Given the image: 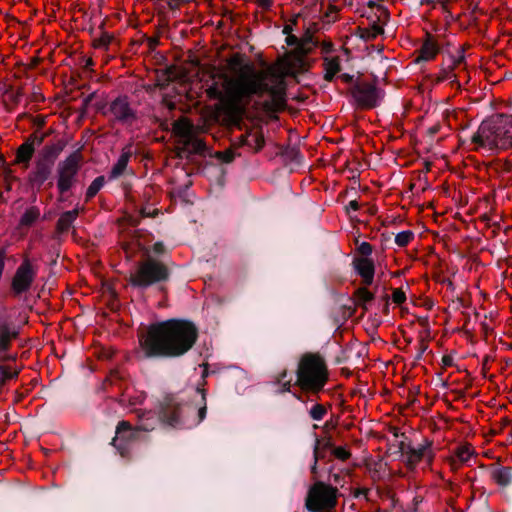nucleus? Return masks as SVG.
Returning <instances> with one entry per match:
<instances>
[{"label": "nucleus", "instance_id": "obj_1", "mask_svg": "<svg viewBox=\"0 0 512 512\" xmlns=\"http://www.w3.org/2000/svg\"><path fill=\"white\" fill-rule=\"evenodd\" d=\"M286 42L295 45L285 58L265 69H256L250 62H244L241 54H233L227 65L231 75L213 74L207 84L206 94L211 100H218L228 110H237L253 96L268 94L264 103L268 111L278 112L285 106V77L306 70V55L316 46L311 36L299 40L288 35Z\"/></svg>", "mask_w": 512, "mask_h": 512}, {"label": "nucleus", "instance_id": "obj_2", "mask_svg": "<svg viewBox=\"0 0 512 512\" xmlns=\"http://www.w3.org/2000/svg\"><path fill=\"white\" fill-rule=\"evenodd\" d=\"M197 338L198 329L192 322L171 319L149 326L139 343L147 358H175L187 353Z\"/></svg>", "mask_w": 512, "mask_h": 512}, {"label": "nucleus", "instance_id": "obj_3", "mask_svg": "<svg viewBox=\"0 0 512 512\" xmlns=\"http://www.w3.org/2000/svg\"><path fill=\"white\" fill-rule=\"evenodd\" d=\"M471 144L475 151L491 154L512 148V115H499L482 122L472 136Z\"/></svg>", "mask_w": 512, "mask_h": 512}, {"label": "nucleus", "instance_id": "obj_4", "mask_svg": "<svg viewBox=\"0 0 512 512\" xmlns=\"http://www.w3.org/2000/svg\"><path fill=\"white\" fill-rule=\"evenodd\" d=\"M197 392L201 393L202 405L197 408V417L190 419L191 410L195 411L196 407H192L178 400L173 395L166 396L159 406V420L163 425L173 428L191 427L199 424L206 416V395L203 389L197 388Z\"/></svg>", "mask_w": 512, "mask_h": 512}, {"label": "nucleus", "instance_id": "obj_5", "mask_svg": "<svg viewBox=\"0 0 512 512\" xmlns=\"http://www.w3.org/2000/svg\"><path fill=\"white\" fill-rule=\"evenodd\" d=\"M328 375L326 362L319 353H305L298 363L296 385L303 391L318 393L327 383Z\"/></svg>", "mask_w": 512, "mask_h": 512}, {"label": "nucleus", "instance_id": "obj_6", "mask_svg": "<svg viewBox=\"0 0 512 512\" xmlns=\"http://www.w3.org/2000/svg\"><path fill=\"white\" fill-rule=\"evenodd\" d=\"M169 276V268L164 262L147 256L138 262L135 270L130 274L129 281L134 287L147 288L167 281Z\"/></svg>", "mask_w": 512, "mask_h": 512}, {"label": "nucleus", "instance_id": "obj_7", "mask_svg": "<svg viewBox=\"0 0 512 512\" xmlns=\"http://www.w3.org/2000/svg\"><path fill=\"white\" fill-rule=\"evenodd\" d=\"M339 496L336 487L323 481H315L308 490L305 506L310 512H335Z\"/></svg>", "mask_w": 512, "mask_h": 512}, {"label": "nucleus", "instance_id": "obj_8", "mask_svg": "<svg viewBox=\"0 0 512 512\" xmlns=\"http://www.w3.org/2000/svg\"><path fill=\"white\" fill-rule=\"evenodd\" d=\"M62 148L56 144L45 145L39 152L34 166L28 174V183L33 187L40 189L44 183L50 179L53 167Z\"/></svg>", "mask_w": 512, "mask_h": 512}, {"label": "nucleus", "instance_id": "obj_9", "mask_svg": "<svg viewBox=\"0 0 512 512\" xmlns=\"http://www.w3.org/2000/svg\"><path fill=\"white\" fill-rule=\"evenodd\" d=\"M82 160V154L75 151L58 163L57 188L61 194L68 192L76 184Z\"/></svg>", "mask_w": 512, "mask_h": 512}, {"label": "nucleus", "instance_id": "obj_10", "mask_svg": "<svg viewBox=\"0 0 512 512\" xmlns=\"http://www.w3.org/2000/svg\"><path fill=\"white\" fill-rule=\"evenodd\" d=\"M103 114L114 123L132 125L137 119L136 109L126 95L113 99L103 111Z\"/></svg>", "mask_w": 512, "mask_h": 512}, {"label": "nucleus", "instance_id": "obj_11", "mask_svg": "<svg viewBox=\"0 0 512 512\" xmlns=\"http://www.w3.org/2000/svg\"><path fill=\"white\" fill-rule=\"evenodd\" d=\"M37 273V266L28 257H25L11 279L12 295L19 297L27 293L32 288Z\"/></svg>", "mask_w": 512, "mask_h": 512}, {"label": "nucleus", "instance_id": "obj_12", "mask_svg": "<svg viewBox=\"0 0 512 512\" xmlns=\"http://www.w3.org/2000/svg\"><path fill=\"white\" fill-rule=\"evenodd\" d=\"M400 450L404 463L409 470H414L422 460H425L427 465L431 466L435 457L432 450V442L427 439L418 447L402 442L400 444Z\"/></svg>", "mask_w": 512, "mask_h": 512}, {"label": "nucleus", "instance_id": "obj_13", "mask_svg": "<svg viewBox=\"0 0 512 512\" xmlns=\"http://www.w3.org/2000/svg\"><path fill=\"white\" fill-rule=\"evenodd\" d=\"M140 438V431L129 421L122 420L117 424L116 435L112 444L120 452L122 457L129 453L128 444Z\"/></svg>", "mask_w": 512, "mask_h": 512}, {"label": "nucleus", "instance_id": "obj_14", "mask_svg": "<svg viewBox=\"0 0 512 512\" xmlns=\"http://www.w3.org/2000/svg\"><path fill=\"white\" fill-rule=\"evenodd\" d=\"M352 96L360 108L370 109L377 105L379 100L378 90L375 85L367 82L357 83L352 88Z\"/></svg>", "mask_w": 512, "mask_h": 512}, {"label": "nucleus", "instance_id": "obj_15", "mask_svg": "<svg viewBox=\"0 0 512 512\" xmlns=\"http://www.w3.org/2000/svg\"><path fill=\"white\" fill-rule=\"evenodd\" d=\"M43 138L37 135H31L24 141L16 150L14 165H21L24 169H27L30 165V161L35 153L36 145L41 144Z\"/></svg>", "mask_w": 512, "mask_h": 512}, {"label": "nucleus", "instance_id": "obj_16", "mask_svg": "<svg viewBox=\"0 0 512 512\" xmlns=\"http://www.w3.org/2000/svg\"><path fill=\"white\" fill-rule=\"evenodd\" d=\"M440 52V45L436 37L430 33H426L421 46L415 51V62L433 61Z\"/></svg>", "mask_w": 512, "mask_h": 512}, {"label": "nucleus", "instance_id": "obj_17", "mask_svg": "<svg viewBox=\"0 0 512 512\" xmlns=\"http://www.w3.org/2000/svg\"><path fill=\"white\" fill-rule=\"evenodd\" d=\"M17 329L7 322L0 324V360L10 359L8 352L11 350L14 341L18 338Z\"/></svg>", "mask_w": 512, "mask_h": 512}, {"label": "nucleus", "instance_id": "obj_18", "mask_svg": "<svg viewBox=\"0 0 512 512\" xmlns=\"http://www.w3.org/2000/svg\"><path fill=\"white\" fill-rule=\"evenodd\" d=\"M354 267L362 279V284L369 286L373 283L375 274L374 261L369 257H361L354 260Z\"/></svg>", "mask_w": 512, "mask_h": 512}, {"label": "nucleus", "instance_id": "obj_19", "mask_svg": "<svg viewBox=\"0 0 512 512\" xmlns=\"http://www.w3.org/2000/svg\"><path fill=\"white\" fill-rule=\"evenodd\" d=\"M137 423L135 426L140 432H150L155 429L157 423L160 421L155 412L149 411H136Z\"/></svg>", "mask_w": 512, "mask_h": 512}, {"label": "nucleus", "instance_id": "obj_20", "mask_svg": "<svg viewBox=\"0 0 512 512\" xmlns=\"http://www.w3.org/2000/svg\"><path fill=\"white\" fill-rule=\"evenodd\" d=\"M239 143L242 146H247L254 152L260 151L265 144L264 136L261 130H250L239 137Z\"/></svg>", "mask_w": 512, "mask_h": 512}, {"label": "nucleus", "instance_id": "obj_21", "mask_svg": "<svg viewBox=\"0 0 512 512\" xmlns=\"http://www.w3.org/2000/svg\"><path fill=\"white\" fill-rule=\"evenodd\" d=\"M341 58L339 56H324L323 57V71L324 80L330 82L341 71Z\"/></svg>", "mask_w": 512, "mask_h": 512}, {"label": "nucleus", "instance_id": "obj_22", "mask_svg": "<svg viewBox=\"0 0 512 512\" xmlns=\"http://www.w3.org/2000/svg\"><path fill=\"white\" fill-rule=\"evenodd\" d=\"M131 156H132L131 145L124 147L121 151V154H120L117 162L113 165V167L110 171L111 179H116L124 173Z\"/></svg>", "mask_w": 512, "mask_h": 512}, {"label": "nucleus", "instance_id": "obj_23", "mask_svg": "<svg viewBox=\"0 0 512 512\" xmlns=\"http://www.w3.org/2000/svg\"><path fill=\"white\" fill-rule=\"evenodd\" d=\"M490 476L497 485L506 487L512 482V468L508 466H494Z\"/></svg>", "mask_w": 512, "mask_h": 512}, {"label": "nucleus", "instance_id": "obj_24", "mask_svg": "<svg viewBox=\"0 0 512 512\" xmlns=\"http://www.w3.org/2000/svg\"><path fill=\"white\" fill-rule=\"evenodd\" d=\"M464 61V56L460 54L457 57H450L449 64L443 66L436 76V82L440 83L455 78L454 69Z\"/></svg>", "mask_w": 512, "mask_h": 512}, {"label": "nucleus", "instance_id": "obj_25", "mask_svg": "<svg viewBox=\"0 0 512 512\" xmlns=\"http://www.w3.org/2000/svg\"><path fill=\"white\" fill-rule=\"evenodd\" d=\"M174 133L182 139V142L194 134V126L187 118L183 117L173 124Z\"/></svg>", "mask_w": 512, "mask_h": 512}, {"label": "nucleus", "instance_id": "obj_26", "mask_svg": "<svg viewBox=\"0 0 512 512\" xmlns=\"http://www.w3.org/2000/svg\"><path fill=\"white\" fill-rule=\"evenodd\" d=\"M348 476V471L345 469H335L334 466H331L329 469L328 476V484L333 487H336L339 490V487H344L346 483V477Z\"/></svg>", "mask_w": 512, "mask_h": 512}, {"label": "nucleus", "instance_id": "obj_27", "mask_svg": "<svg viewBox=\"0 0 512 512\" xmlns=\"http://www.w3.org/2000/svg\"><path fill=\"white\" fill-rule=\"evenodd\" d=\"M183 145L187 148L190 153L195 154H204L206 151L205 142L198 138L195 133L191 135L188 139L183 141Z\"/></svg>", "mask_w": 512, "mask_h": 512}, {"label": "nucleus", "instance_id": "obj_28", "mask_svg": "<svg viewBox=\"0 0 512 512\" xmlns=\"http://www.w3.org/2000/svg\"><path fill=\"white\" fill-rule=\"evenodd\" d=\"M78 214H79L78 209H73V210L64 212L57 221V230L59 232L67 231L71 227L72 223L78 217Z\"/></svg>", "mask_w": 512, "mask_h": 512}, {"label": "nucleus", "instance_id": "obj_29", "mask_svg": "<svg viewBox=\"0 0 512 512\" xmlns=\"http://www.w3.org/2000/svg\"><path fill=\"white\" fill-rule=\"evenodd\" d=\"M452 455L455 456L459 462L466 464L475 455V450L471 444L465 443L455 448Z\"/></svg>", "mask_w": 512, "mask_h": 512}, {"label": "nucleus", "instance_id": "obj_30", "mask_svg": "<svg viewBox=\"0 0 512 512\" xmlns=\"http://www.w3.org/2000/svg\"><path fill=\"white\" fill-rule=\"evenodd\" d=\"M374 298L372 292H370L366 286L358 288L354 293V301L357 306L367 309L366 304L371 302Z\"/></svg>", "mask_w": 512, "mask_h": 512}, {"label": "nucleus", "instance_id": "obj_31", "mask_svg": "<svg viewBox=\"0 0 512 512\" xmlns=\"http://www.w3.org/2000/svg\"><path fill=\"white\" fill-rule=\"evenodd\" d=\"M104 183L105 179L103 176L96 177L87 188L86 199L90 200L91 198H93L103 187Z\"/></svg>", "mask_w": 512, "mask_h": 512}, {"label": "nucleus", "instance_id": "obj_32", "mask_svg": "<svg viewBox=\"0 0 512 512\" xmlns=\"http://www.w3.org/2000/svg\"><path fill=\"white\" fill-rule=\"evenodd\" d=\"M113 39V35L107 32H103L98 38H95L93 40V46L96 49L107 50L109 45L112 43Z\"/></svg>", "mask_w": 512, "mask_h": 512}, {"label": "nucleus", "instance_id": "obj_33", "mask_svg": "<svg viewBox=\"0 0 512 512\" xmlns=\"http://www.w3.org/2000/svg\"><path fill=\"white\" fill-rule=\"evenodd\" d=\"M276 383L281 386V392L289 391L291 388L292 378L288 375L287 370L281 371L275 378Z\"/></svg>", "mask_w": 512, "mask_h": 512}, {"label": "nucleus", "instance_id": "obj_34", "mask_svg": "<svg viewBox=\"0 0 512 512\" xmlns=\"http://www.w3.org/2000/svg\"><path fill=\"white\" fill-rule=\"evenodd\" d=\"M413 239H414V233L410 230H405V231L399 232L395 236V243L399 247L403 248V247H406Z\"/></svg>", "mask_w": 512, "mask_h": 512}, {"label": "nucleus", "instance_id": "obj_35", "mask_svg": "<svg viewBox=\"0 0 512 512\" xmlns=\"http://www.w3.org/2000/svg\"><path fill=\"white\" fill-rule=\"evenodd\" d=\"M382 33H383V28L380 25L374 23L370 27L363 30L362 37L367 40H373Z\"/></svg>", "mask_w": 512, "mask_h": 512}, {"label": "nucleus", "instance_id": "obj_36", "mask_svg": "<svg viewBox=\"0 0 512 512\" xmlns=\"http://www.w3.org/2000/svg\"><path fill=\"white\" fill-rule=\"evenodd\" d=\"M326 413L327 410L322 404L314 405L309 411L311 418L316 421L322 420Z\"/></svg>", "mask_w": 512, "mask_h": 512}, {"label": "nucleus", "instance_id": "obj_37", "mask_svg": "<svg viewBox=\"0 0 512 512\" xmlns=\"http://www.w3.org/2000/svg\"><path fill=\"white\" fill-rule=\"evenodd\" d=\"M332 455L341 461H346L351 457V452L345 447L338 446L332 449Z\"/></svg>", "mask_w": 512, "mask_h": 512}, {"label": "nucleus", "instance_id": "obj_38", "mask_svg": "<svg viewBox=\"0 0 512 512\" xmlns=\"http://www.w3.org/2000/svg\"><path fill=\"white\" fill-rule=\"evenodd\" d=\"M323 455L320 453L318 443L315 445L314 448V462L311 466V474L313 475V479H317L318 477V461L321 459Z\"/></svg>", "mask_w": 512, "mask_h": 512}, {"label": "nucleus", "instance_id": "obj_39", "mask_svg": "<svg viewBox=\"0 0 512 512\" xmlns=\"http://www.w3.org/2000/svg\"><path fill=\"white\" fill-rule=\"evenodd\" d=\"M12 165H14V164L12 163V164H8V165H5L4 167H2V174H3L4 180L7 183V185H9L11 182L17 180L16 176L14 175Z\"/></svg>", "mask_w": 512, "mask_h": 512}, {"label": "nucleus", "instance_id": "obj_40", "mask_svg": "<svg viewBox=\"0 0 512 512\" xmlns=\"http://www.w3.org/2000/svg\"><path fill=\"white\" fill-rule=\"evenodd\" d=\"M37 217L38 213L33 209H29L23 214L21 218V224L31 225L37 219Z\"/></svg>", "mask_w": 512, "mask_h": 512}, {"label": "nucleus", "instance_id": "obj_41", "mask_svg": "<svg viewBox=\"0 0 512 512\" xmlns=\"http://www.w3.org/2000/svg\"><path fill=\"white\" fill-rule=\"evenodd\" d=\"M391 298L393 303L401 305L406 301V294L401 288H396L392 291Z\"/></svg>", "mask_w": 512, "mask_h": 512}, {"label": "nucleus", "instance_id": "obj_42", "mask_svg": "<svg viewBox=\"0 0 512 512\" xmlns=\"http://www.w3.org/2000/svg\"><path fill=\"white\" fill-rule=\"evenodd\" d=\"M358 252L363 256V257H369L372 252H373V247L370 243L368 242H362L359 246H358Z\"/></svg>", "mask_w": 512, "mask_h": 512}, {"label": "nucleus", "instance_id": "obj_43", "mask_svg": "<svg viewBox=\"0 0 512 512\" xmlns=\"http://www.w3.org/2000/svg\"><path fill=\"white\" fill-rule=\"evenodd\" d=\"M446 462L448 463L451 471L453 472H457L462 467V465H464L462 462H459L458 459L453 455H450L446 459Z\"/></svg>", "mask_w": 512, "mask_h": 512}, {"label": "nucleus", "instance_id": "obj_44", "mask_svg": "<svg viewBox=\"0 0 512 512\" xmlns=\"http://www.w3.org/2000/svg\"><path fill=\"white\" fill-rule=\"evenodd\" d=\"M333 46L334 45L331 41H323L319 45L321 53L325 54L326 56H329L328 54L333 51Z\"/></svg>", "mask_w": 512, "mask_h": 512}, {"label": "nucleus", "instance_id": "obj_45", "mask_svg": "<svg viewBox=\"0 0 512 512\" xmlns=\"http://www.w3.org/2000/svg\"><path fill=\"white\" fill-rule=\"evenodd\" d=\"M167 5L171 10H177L183 3L180 0H167Z\"/></svg>", "mask_w": 512, "mask_h": 512}, {"label": "nucleus", "instance_id": "obj_46", "mask_svg": "<svg viewBox=\"0 0 512 512\" xmlns=\"http://www.w3.org/2000/svg\"><path fill=\"white\" fill-rule=\"evenodd\" d=\"M158 210L157 209H153L152 211L149 209H146V208H142L140 210V213H141V216L142 217H154L156 214H157Z\"/></svg>", "mask_w": 512, "mask_h": 512}, {"label": "nucleus", "instance_id": "obj_47", "mask_svg": "<svg viewBox=\"0 0 512 512\" xmlns=\"http://www.w3.org/2000/svg\"><path fill=\"white\" fill-rule=\"evenodd\" d=\"M360 205L359 203L356 201V200H352L348 203L347 205V210H353V211H357L359 209Z\"/></svg>", "mask_w": 512, "mask_h": 512}, {"label": "nucleus", "instance_id": "obj_48", "mask_svg": "<svg viewBox=\"0 0 512 512\" xmlns=\"http://www.w3.org/2000/svg\"><path fill=\"white\" fill-rule=\"evenodd\" d=\"M153 251L155 253L161 254L164 252V245L160 242H157L153 245Z\"/></svg>", "mask_w": 512, "mask_h": 512}, {"label": "nucleus", "instance_id": "obj_49", "mask_svg": "<svg viewBox=\"0 0 512 512\" xmlns=\"http://www.w3.org/2000/svg\"><path fill=\"white\" fill-rule=\"evenodd\" d=\"M340 78H341L343 81H345V82H349V81L351 80V78H352V77H351L350 75H348V74H342V75H340Z\"/></svg>", "mask_w": 512, "mask_h": 512}, {"label": "nucleus", "instance_id": "obj_50", "mask_svg": "<svg viewBox=\"0 0 512 512\" xmlns=\"http://www.w3.org/2000/svg\"><path fill=\"white\" fill-rule=\"evenodd\" d=\"M0 165H1V168L4 167L5 165H8V163L6 162V160L2 154H0Z\"/></svg>", "mask_w": 512, "mask_h": 512}, {"label": "nucleus", "instance_id": "obj_51", "mask_svg": "<svg viewBox=\"0 0 512 512\" xmlns=\"http://www.w3.org/2000/svg\"><path fill=\"white\" fill-rule=\"evenodd\" d=\"M331 1L334 3V4H331V7H332L333 9H337L336 4H337L338 2H340L341 0H331Z\"/></svg>", "mask_w": 512, "mask_h": 512}, {"label": "nucleus", "instance_id": "obj_52", "mask_svg": "<svg viewBox=\"0 0 512 512\" xmlns=\"http://www.w3.org/2000/svg\"><path fill=\"white\" fill-rule=\"evenodd\" d=\"M92 64V60L89 59L88 62H87V65H91Z\"/></svg>", "mask_w": 512, "mask_h": 512}, {"label": "nucleus", "instance_id": "obj_53", "mask_svg": "<svg viewBox=\"0 0 512 512\" xmlns=\"http://www.w3.org/2000/svg\"><path fill=\"white\" fill-rule=\"evenodd\" d=\"M375 512H387V511H384V510L378 509V510H376Z\"/></svg>", "mask_w": 512, "mask_h": 512}]
</instances>
